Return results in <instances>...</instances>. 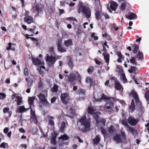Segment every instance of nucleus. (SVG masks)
<instances>
[{
    "mask_svg": "<svg viewBox=\"0 0 149 149\" xmlns=\"http://www.w3.org/2000/svg\"><path fill=\"white\" fill-rule=\"evenodd\" d=\"M37 130V129L36 127H34L33 128L32 130V132L33 134L36 133Z\"/></svg>",
    "mask_w": 149,
    "mask_h": 149,
    "instance_id": "60",
    "label": "nucleus"
},
{
    "mask_svg": "<svg viewBox=\"0 0 149 149\" xmlns=\"http://www.w3.org/2000/svg\"><path fill=\"white\" fill-rule=\"evenodd\" d=\"M115 87L117 90H123V89L122 85H121L120 82H117L116 81H115Z\"/></svg>",
    "mask_w": 149,
    "mask_h": 149,
    "instance_id": "22",
    "label": "nucleus"
},
{
    "mask_svg": "<svg viewBox=\"0 0 149 149\" xmlns=\"http://www.w3.org/2000/svg\"><path fill=\"white\" fill-rule=\"evenodd\" d=\"M74 138L75 139H78L79 140V142H80V143H83V140H82L80 138V137L78 136H74Z\"/></svg>",
    "mask_w": 149,
    "mask_h": 149,
    "instance_id": "57",
    "label": "nucleus"
},
{
    "mask_svg": "<svg viewBox=\"0 0 149 149\" xmlns=\"http://www.w3.org/2000/svg\"><path fill=\"white\" fill-rule=\"evenodd\" d=\"M122 123L123 124L124 126L127 127L128 126H129V125L127 124V122L125 120H123L122 121Z\"/></svg>",
    "mask_w": 149,
    "mask_h": 149,
    "instance_id": "58",
    "label": "nucleus"
},
{
    "mask_svg": "<svg viewBox=\"0 0 149 149\" xmlns=\"http://www.w3.org/2000/svg\"><path fill=\"white\" fill-rule=\"evenodd\" d=\"M68 64L70 68L71 69H72L74 67V65L72 61L71 58L69 59L68 60Z\"/></svg>",
    "mask_w": 149,
    "mask_h": 149,
    "instance_id": "41",
    "label": "nucleus"
},
{
    "mask_svg": "<svg viewBox=\"0 0 149 149\" xmlns=\"http://www.w3.org/2000/svg\"><path fill=\"white\" fill-rule=\"evenodd\" d=\"M42 79L41 77L39 78V80L38 84L39 88H41L42 87L43 84L42 81Z\"/></svg>",
    "mask_w": 149,
    "mask_h": 149,
    "instance_id": "38",
    "label": "nucleus"
},
{
    "mask_svg": "<svg viewBox=\"0 0 149 149\" xmlns=\"http://www.w3.org/2000/svg\"><path fill=\"white\" fill-rule=\"evenodd\" d=\"M103 121L104 122V121H105L104 122V126L105 125V123L106 121V120L105 119L103 118H100V119L99 120V125H97V122H96L95 123V125H96L98 127H99L100 128L102 126V124L103 123Z\"/></svg>",
    "mask_w": 149,
    "mask_h": 149,
    "instance_id": "21",
    "label": "nucleus"
},
{
    "mask_svg": "<svg viewBox=\"0 0 149 149\" xmlns=\"http://www.w3.org/2000/svg\"><path fill=\"white\" fill-rule=\"evenodd\" d=\"M135 109V105H131L129 107V110L131 113H132Z\"/></svg>",
    "mask_w": 149,
    "mask_h": 149,
    "instance_id": "40",
    "label": "nucleus"
},
{
    "mask_svg": "<svg viewBox=\"0 0 149 149\" xmlns=\"http://www.w3.org/2000/svg\"><path fill=\"white\" fill-rule=\"evenodd\" d=\"M145 97L147 101L149 100V91H147L145 94Z\"/></svg>",
    "mask_w": 149,
    "mask_h": 149,
    "instance_id": "49",
    "label": "nucleus"
},
{
    "mask_svg": "<svg viewBox=\"0 0 149 149\" xmlns=\"http://www.w3.org/2000/svg\"><path fill=\"white\" fill-rule=\"evenodd\" d=\"M71 74L73 77H74V79H77V80L79 81L80 83L81 82V77L80 74L78 72H77L75 74Z\"/></svg>",
    "mask_w": 149,
    "mask_h": 149,
    "instance_id": "24",
    "label": "nucleus"
},
{
    "mask_svg": "<svg viewBox=\"0 0 149 149\" xmlns=\"http://www.w3.org/2000/svg\"><path fill=\"white\" fill-rule=\"evenodd\" d=\"M66 19L70 21H74L77 22V20L75 17H70L66 18Z\"/></svg>",
    "mask_w": 149,
    "mask_h": 149,
    "instance_id": "51",
    "label": "nucleus"
},
{
    "mask_svg": "<svg viewBox=\"0 0 149 149\" xmlns=\"http://www.w3.org/2000/svg\"><path fill=\"white\" fill-rule=\"evenodd\" d=\"M103 15L100 10H97L95 11V17L97 20L100 19H101L102 16Z\"/></svg>",
    "mask_w": 149,
    "mask_h": 149,
    "instance_id": "11",
    "label": "nucleus"
},
{
    "mask_svg": "<svg viewBox=\"0 0 149 149\" xmlns=\"http://www.w3.org/2000/svg\"><path fill=\"white\" fill-rule=\"evenodd\" d=\"M26 81L27 82V86L29 88H31L33 85V80L30 77L26 78Z\"/></svg>",
    "mask_w": 149,
    "mask_h": 149,
    "instance_id": "18",
    "label": "nucleus"
},
{
    "mask_svg": "<svg viewBox=\"0 0 149 149\" xmlns=\"http://www.w3.org/2000/svg\"><path fill=\"white\" fill-rule=\"evenodd\" d=\"M94 61L96 64L98 65H100L101 62L97 58H95L94 59Z\"/></svg>",
    "mask_w": 149,
    "mask_h": 149,
    "instance_id": "63",
    "label": "nucleus"
},
{
    "mask_svg": "<svg viewBox=\"0 0 149 149\" xmlns=\"http://www.w3.org/2000/svg\"><path fill=\"white\" fill-rule=\"evenodd\" d=\"M118 6L116 3L115 2H113L110 5V8L113 10H115Z\"/></svg>",
    "mask_w": 149,
    "mask_h": 149,
    "instance_id": "31",
    "label": "nucleus"
},
{
    "mask_svg": "<svg viewBox=\"0 0 149 149\" xmlns=\"http://www.w3.org/2000/svg\"><path fill=\"white\" fill-rule=\"evenodd\" d=\"M130 95H132V97L134 99L135 101L138 100L139 96L137 93L134 90H132L130 93Z\"/></svg>",
    "mask_w": 149,
    "mask_h": 149,
    "instance_id": "16",
    "label": "nucleus"
},
{
    "mask_svg": "<svg viewBox=\"0 0 149 149\" xmlns=\"http://www.w3.org/2000/svg\"><path fill=\"white\" fill-rule=\"evenodd\" d=\"M120 78L121 79L123 80V81L124 83L127 82V79L126 78L125 74L124 73H123L121 74L120 75Z\"/></svg>",
    "mask_w": 149,
    "mask_h": 149,
    "instance_id": "39",
    "label": "nucleus"
},
{
    "mask_svg": "<svg viewBox=\"0 0 149 149\" xmlns=\"http://www.w3.org/2000/svg\"><path fill=\"white\" fill-rule=\"evenodd\" d=\"M78 7V13L79 14L81 13L83 14L87 18L91 17V11L89 7L84 5L83 3L81 2L79 3Z\"/></svg>",
    "mask_w": 149,
    "mask_h": 149,
    "instance_id": "1",
    "label": "nucleus"
},
{
    "mask_svg": "<svg viewBox=\"0 0 149 149\" xmlns=\"http://www.w3.org/2000/svg\"><path fill=\"white\" fill-rule=\"evenodd\" d=\"M108 131L109 133L112 134L116 131L115 128L112 125H111L109 128Z\"/></svg>",
    "mask_w": 149,
    "mask_h": 149,
    "instance_id": "35",
    "label": "nucleus"
},
{
    "mask_svg": "<svg viewBox=\"0 0 149 149\" xmlns=\"http://www.w3.org/2000/svg\"><path fill=\"white\" fill-rule=\"evenodd\" d=\"M93 72V67L90 66L88 69V72L89 74H91Z\"/></svg>",
    "mask_w": 149,
    "mask_h": 149,
    "instance_id": "52",
    "label": "nucleus"
},
{
    "mask_svg": "<svg viewBox=\"0 0 149 149\" xmlns=\"http://www.w3.org/2000/svg\"><path fill=\"white\" fill-rule=\"evenodd\" d=\"M12 44V43L10 42L8 43V46L6 48V49L7 50H8L11 49Z\"/></svg>",
    "mask_w": 149,
    "mask_h": 149,
    "instance_id": "62",
    "label": "nucleus"
},
{
    "mask_svg": "<svg viewBox=\"0 0 149 149\" xmlns=\"http://www.w3.org/2000/svg\"><path fill=\"white\" fill-rule=\"evenodd\" d=\"M99 113L100 112H97L94 113L93 115V118L96 120V122H97V125H99V120L100 119V118H99L100 117L99 115Z\"/></svg>",
    "mask_w": 149,
    "mask_h": 149,
    "instance_id": "19",
    "label": "nucleus"
},
{
    "mask_svg": "<svg viewBox=\"0 0 149 149\" xmlns=\"http://www.w3.org/2000/svg\"><path fill=\"white\" fill-rule=\"evenodd\" d=\"M136 58L134 57H132L130 59V61L131 63L136 65L137 64V63L136 61Z\"/></svg>",
    "mask_w": 149,
    "mask_h": 149,
    "instance_id": "36",
    "label": "nucleus"
},
{
    "mask_svg": "<svg viewBox=\"0 0 149 149\" xmlns=\"http://www.w3.org/2000/svg\"><path fill=\"white\" fill-rule=\"evenodd\" d=\"M54 55L47 54L46 60L48 62V66L49 67H52L55 64L56 60V57Z\"/></svg>",
    "mask_w": 149,
    "mask_h": 149,
    "instance_id": "5",
    "label": "nucleus"
},
{
    "mask_svg": "<svg viewBox=\"0 0 149 149\" xmlns=\"http://www.w3.org/2000/svg\"><path fill=\"white\" fill-rule=\"evenodd\" d=\"M76 93L77 94L85 95L86 93V91L82 88H79L76 92Z\"/></svg>",
    "mask_w": 149,
    "mask_h": 149,
    "instance_id": "23",
    "label": "nucleus"
},
{
    "mask_svg": "<svg viewBox=\"0 0 149 149\" xmlns=\"http://www.w3.org/2000/svg\"><path fill=\"white\" fill-rule=\"evenodd\" d=\"M9 111V109L8 107H5L3 109V111L4 113H8Z\"/></svg>",
    "mask_w": 149,
    "mask_h": 149,
    "instance_id": "56",
    "label": "nucleus"
},
{
    "mask_svg": "<svg viewBox=\"0 0 149 149\" xmlns=\"http://www.w3.org/2000/svg\"><path fill=\"white\" fill-rule=\"evenodd\" d=\"M59 139H61L63 140H66L69 139V137L68 135L66 134H64L61 135V136L59 138Z\"/></svg>",
    "mask_w": 149,
    "mask_h": 149,
    "instance_id": "37",
    "label": "nucleus"
},
{
    "mask_svg": "<svg viewBox=\"0 0 149 149\" xmlns=\"http://www.w3.org/2000/svg\"><path fill=\"white\" fill-rule=\"evenodd\" d=\"M33 9L34 12H36L37 13H38L39 11L41 10V8L39 7V5L37 4L33 7Z\"/></svg>",
    "mask_w": 149,
    "mask_h": 149,
    "instance_id": "32",
    "label": "nucleus"
},
{
    "mask_svg": "<svg viewBox=\"0 0 149 149\" xmlns=\"http://www.w3.org/2000/svg\"><path fill=\"white\" fill-rule=\"evenodd\" d=\"M126 2H123V3L120 6V9L122 10H124L125 9L126 7Z\"/></svg>",
    "mask_w": 149,
    "mask_h": 149,
    "instance_id": "44",
    "label": "nucleus"
},
{
    "mask_svg": "<svg viewBox=\"0 0 149 149\" xmlns=\"http://www.w3.org/2000/svg\"><path fill=\"white\" fill-rule=\"evenodd\" d=\"M126 139L125 134L124 132H121V134H116L113 137V140L118 143H121L123 140Z\"/></svg>",
    "mask_w": 149,
    "mask_h": 149,
    "instance_id": "4",
    "label": "nucleus"
},
{
    "mask_svg": "<svg viewBox=\"0 0 149 149\" xmlns=\"http://www.w3.org/2000/svg\"><path fill=\"white\" fill-rule=\"evenodd\" d=\"M48 124L51 125L52 127H54V121L51 119L49 120Z\"/></svg>",
    "mask_w": 149,
    "mask_h": 149,
    "instance_id": "53",
    "label": "nucleus"
},
{
    "mask_svg": "<svg viewBox=\"0 0 149 149\" xmlns=\"http://www.w3.org/2000/svg\"><path fill=\"white\" fill-rule=\"evenodd\" d=\"M68 81L71 83L73 82L75 80L74 77H73L72 74H71L68 78Z\"/></svg>",
    "mask_w": 149,
    "mask_h": 149,
    "instance_id": "45",
    "label": "nucleus"
},
{
    "mask_svg": "<svg viewBox=\"0 0 149 149\" xmlns=\"http://www.w3.org/2000/svg\"><path fill=\"white\" fill-rule=\"evenodd\" d=\"M64 44L65 46L67 47H69L73 45L72 40L69 39L64 41Z\"/></svg>",
    "mask_w": 149,
    "mask_h": 149,
    "instance_id": "17",
    "label": "nucleus"
},
{
    "mask_svg": "<svg viewBox=\"0 0 149 149\" xmlns=\"http://www.w3.org/2000/svg\"><path fill=\"white\" fill-rule=\"evenodd\" d=\"M68 97L69 95L67 93L61 94V100L66 108H68L71 105L70 101L71 100Z\"/></svg>",
    "mask_w": 149,
    "mask_h": 149,
    "instance_id": "3",
    "label": "nucleus"
},
{
    "mask_svg": "<svg viewBox=\"0 0 149 149\" xmlns=\"http://www.w3.org/2000/svg\"><path fill=\"white\" fill-rule=\"evenodd\" d=\"M111 106L110 105H107L106 104V108L107 109H108L109 110V111H111V106Z\"/></svg>",
    "mask_w": 149,
    "mask_h": 149,
    "instance_id": "64",
    "label": "nucleus"
},
{
    "mask_svg": "<svg viewBox=\"0 0 149 149\" xmlns=\"http://www.w3.org/2000/svg\"><path fill=\"white\" fill-rule=\"evenodd\" d=\"M58 86L56 84H54V86L52 87V90L54 92H56L58 91Z\"/></svg>",
    "mask_w": 149,
    "mask_h": 149,
    "instance_id": "48",
    "label": "nucleus"
},
{
    "mask_svg": "<svg viewBox=\"0 0 149 149\" xmlns=\"http://www.w3.org/2000/svg\"><path fill=\"white\" fill-rule=\"evenodd\" d=\"M62 40L61 39H59L58 40L57 43L58 51L61 52H66L67 50L62 45Z\"/></svg>",
    "mask_w": 149,
    "mask_h": 149,
    "instance_id": "7",
    "label": "nucleus"
},
{
    "mask_svg": "<svg viewBox=\"0 0 149 149\" xmlns=\"http://www.w3.org/2000/svg\"><path fill=\"white\" fill-rule=\"evenodd\" d=\"M24 74L25 75L27 76L29 75L28 69L27 68H25L24 70Z\"/></svg>",
    "mask_w": 149,
    "mask_h": 149,
    "instance_id": "54",
    "label": "nucleus"
},
{
    "mask_svg": "<svg viewBox=\"0 0 149 149\" xmlns=\"http://www.w3.org/2000/svg\"><path fill=\"white\" fill-rule=\"evenodd\" d=\"M32 62L35 65H40L42 63L41 60L39 59L38 58H33Z\"/></svg>",
    "mask_w": 149,
    "mask_h": 149,
    "instance_id": "26",
    "label": "nucleus"
},
{
    "mask_svg": "<svg viewBox=\"0 0 149 149\" xmlns=\"http://www.w3.org/2000/svg\"><path fill=\"white\" fill-rule=\"evenodd\" d=\"M125 17L127 18L132 20L136 18V14L132 12H129L126 15Z\"/></svg>",
    "mask_w": 149,
    "mask_h": 149,
    "instance_id": "9",
    "label": "nucleus"
},
{
    "mask_svg": "<svg viewBox=\"0 0 149 149\" xmlns=\"http://www.w3.org/2000/svg\"><path fill=\"white\" fill-rule=\"evenodd\" d=\"M93 81L92 79L91 78L89 77H87L86 78V81L87 83H89L90 82H91Z\"/></svg>",
    "mask_w": 149,
    "mask_h": 149,
    "instance_id": "50",
    "label": "nucleus"
},
{
    "mask_svg": "<svg viewBox=\"0 0 149 149\" xmlns=\"http://www.w3.org/2000/svg\"><path fill=\"white\" fill-rule=\"evenodd\" d=\"M38 97L40 103L47 99L45 97V95L42 94V93H40L39 95L38 96Z\"/></svg>",
    "mask_w": 149,
    "mask_h": 149,
    "instance_id": "25",
    "label": "nucleus"
},
{
    "mask_svg": "<svg viewBox=\"0 0 149 149\" xmlns=\"http://www.w3.org/2000/svg\"><path fill=\"white\" fill-rule=\"evenodd\" d=\"M127 122L130 125L135 126L139 122V120L135 119L134 117L130 116L127 119Z\"/></svg>",
    "mask_w": 149,
    "mask_h": 149,
    "instance_id": "6",
    "label": "nucleus"
},
{
    "mask_svg": "<svg viewBox=\"0 0 149 149\" xmlns=\"http://www.w3.org/2000/svg\"><path fill=\"white\" fill-rule=\"evenodd\" d=\"M138 70V68L136 67L131 66L130 69L128 70L129 72L130 73H134L135 74V75L136 74V71Z\"/></svg>",
    "mask_w": 149,
    "mask_h": 149,
    "instance_id": "28",
    "label": "nucleus"
},
{
    "mask_svg": "<svg viewBox=\"0 0 149 149\" xmlns=\"http://www.w3.org/2000/svg\"><path fill=\"white\" fill-rule=\"evenodd\" d=\"M135 57L138 58L139 60L143 61L144 59L143 53L139 51L138 53L136 54Z\"/></svg>",
    "mask_w": 149,
    "mask_h": 149,
    "instance_id": "13",
    "label": "nucleus"
},
{
    "mask_svg": "<svg viewBox=\"0 0 149 149\" xmlns=\"http://www.w3.org/2000/svg\"><path fill=\"white\" fill-rule=\"evenodd\" d=\"M34 99L35 97H33L29 98L28 104L30 106V108H31V107L33 108L35 107L34 104Z\"/></svg>",
    "mask_w": 149,
    "mask_h": 149,
    "instance_id": "15",
    "label": "nucleus"
},
{
    "mask_svg": "<svg viewBox=\"0 0 149 149\" xmlns=\"http://www.w3.org/2000/svg\"><path fill=\"white\" fill-rule=\"evenodd\" d=\"M101 97L102 100H110L111 99V98L110 97L107 96L106 95H105L104 94H102Z\"/></svg>",
    "mask_w": 149,
    "mask_h": 149,
    "instance_id": "46",
    "label": "nucleus"
},
{
    "mask_svg": "<svg viewBox=\"0 0 149 149\" xmlns=\"http://www.w3.org/2000/svg\"><path fill=\"white\" fill-rule=\"evenodd\" d=\"M79 121L82 125L84 126L83 128L81 129V130L84 132H86L89 131L90 130V122L87 120L86 116L84 115L81 118L78 119Z\"/></svg>",
    "mask_w": 149,
    "mask_h": 149,
    "instance_id": "2",
    "label": "nucleus"
},
{
    "mask_svg": "<svg viewBox=\"0 0 149 149\" xmlns=\"http://www.w3.org/2000/svg\"><path fill=\"white\" fill-rule=\"evenodd\" d=\"M54 47L52 46L49 48V53L47 54H49L54 55Z\"/></svg>",
    "mask_w": 149,
    "mask_h": 149,
    "instance_id": "42",
    "label": "nucleus"
},
{
    "mask_svg": "<svg viewBox=\"0 0 149 149\" xmlns=\"http://www.w3.org/2000/svg\"><path fill=\"white\" fill-rule=\"evenodd\" d=\"M17 100L16 101L17 102V105H19L22 104V98L19 96H17L16 97Z\"/></svg>",
    "mask_w": 149,
    "mask_h": 149,
    "instance_id": "34",
    "label": "nucleus"
},
{
    "mask_svg": "<svg viewBox=\"0 0 149 149\" xmlns=\"http://www.w3.org/2000/svg\"><path fill=\"white\" fill-rule=\"evenodd\" d=\"M132 46L133 49V53L135 54L137 53L138 51H139V45L136 44H130Z\"/></svg>",
    "mask_w": 149,
    "mask_h": 149,
    "instance_id": "14",
    "label": "nucleus"
},
{
    "mask_svg": "<svg viewBox=\"0 0 149 149\" xmlns=\"http://www.w3.org/2000/svg\"><path fill=\"white\" fill-rule=\"evenodd\" d=\"M12 44V43L10 42L8 43V46L6 48V49L7 50H8L11 49Z\"/></svg>",
    "mask_w": 149,
    "mask_h": 149,
    "instance_id": "61",
    "label": "nucleus"
},
{
    "mask_svg": "<svg viewBox=\"0 0 149 149\" xmlns=\"http://www.w3.org/2000/svg\"><path fill=\"white\" fill-rule=\"evenodd\" d=\"M30 114L31 116V118L33 120L36 121H37V120L35 114V111L34 110H33V109H32V107L30 108Z\"/></svg>",
    "mask_w": 149,
    "mask_h": 149,
    "instance_id": "12",
    "label": "nucleus"
},
{
    "mask_svg": "<svg viewBox=\"0 0 149 149\" xmlns=\"http://www.w3.org/2000/svg\"><path fill=\"white\" fill-rule=\"evenodd\" d=\"M24 21L28 24L33 22V18L31 16L26 15L24 18Z\"/></svg>",
    "mask_w": 149,
    "mask_h": 149,
    "instance_id": "8",
    "label": "nucleus"
},
{
    "mask_svg": "<svg viewBox=\"0 0 149 149\" xmlns=\"http://www.w3.org/2000/svg\"><path fill=\"white\" fill-rule=\"evenodd\" d=\"M25 110V108L24 106V105L21 106L19 107V111L20 113H21L23 112H24Z\"/></svg>",
    "mask_w": 149,
    "mask_h": 149,
    "instance_id": "47",
    "label": "nucleus"
},
{
    "mask_svg": "<svg viewBox=\"0 0 149 149\" xmlns=\"http://www.w3.org/2000/svg\"><path fill=\"white\" fill-rule=\"evenodd\" d=\"M100 138L99 136L97 135L95 138L93 139V145L95 146L97 145L100 143Z\"/></svg>",
    "mask_w": 149,
    "mask_h": 149,
    "instance_id": "10",
    "label": "nucleus"
},
{
    "mask_svg": "<svg viewBox=\"0 0 149 149\" xmlns=\"http://www.w3.org/2000/svg\"><path fill=\"white\" fill-rule=\"evenodd\" d=\"M104 122L105 121H104V122L103 121V123L102 124V127H101L100 128L101 129V132L102 133L104 137H105L106 136H107V132L106 130L103 128V127L104 126Z\"/></svg>",
    "mask_w": 149,
    "mask_h": 149,
    "instance_id": "27",
    "label": "nucleus"
},
{
    "mask_svg": "<svg viewBox=\"0 0 149 149\" xmlns=\"http://www.w3.org/2000/svg\"><path fill=\"white\" fill-rule=\"evenodd\" d=\"M136 102V105L138 107H141V103L139 100V99L138 98V100L137 101H135Z\"/></svg>",
    "mask_w": 149,
    "mask_h": 149,
    "instance_id": "55",
    "label": "nucleus"
},
{
    "mask_svg": "<svg viewBox=\"0 0 149 149\" xmlns=\"http://www.w3.org/2000/svg\"><path fill=\"white\" fill-rule=\"evenodd\" d=\"M43 105L44 106H45L46 107H49L51 106V104L47 101V100L46 99L44 100L43 102H41Z\"/></svg>",
    "mask_w": 149,
    "mask_h": 149,
    "instance_id": "33",
    "label": "nucleus"
},
{
    "mask_svg": "<svg viewBox=\"0 0 149 149\" xmlns=\"http://www.w3.org/2000/svg\"><path fill=\"white\" fill-rule=\"evenodd\" d=\"M94 111L93 108V107H88V113L92 114H93Z\"/></svg>",
    "mask_w": 149,
    "mask_h": 149,
    "instance_id": "43",
    "label": "nucleus"
},
{
    "mask_svg": "<svg viewBox=\"0 0 149 149\" xmlns=\"http://www.w3.org/2000/svg\"><path fill=\"white\" fill-rule=\"evenodd\" d=\"M127 127L128 128V130L132 132H134V129L132 127H130L129 125V126H128Z\"/></svg>",
    "mask_w": 149,
    "mask_h": 149,
    "instance_id": "59",
    "label": "nucleus"
},
{
    "mask_svg": "<svg viewBox=\"0 0 149 149\" xmlns=\"http://www.w3.org/2000/svg\"><path fill=\"white\" fill-rule=\"evenodd\" d=\"M119 58L117 59V61L118 63H121L122 61L121 59H123V56L120 52H118L116 53Z\"/></svg>",
    "mask_w": 149,
    "mask_h": 149,
    "instance_id": "30",
    "label": "nucleus"
},
{
    "mask_svg": "<svg viewBox=\"0 0 149 149\" xmlns=\"http://www.w3.org/2000/svg\"><path fill=\"white\" fill-rule=\"evenodd\" d=\"M66 123L64 121L61 124V126L59 129V131L60 132H63L65 130V128L66 127Z\"/></svg>",
    "mask_w": 149,
    "mask_h": 149,
    "instance_id": "29",
    "label": "nucleus"
},
{
    "mask_svg": "<svg viewBox=\"0 0 149 149\" xmlns=\"http://www.w3.org/2000/svg\"><path fill=\"white\" fill-rule=\"evenodd\" d=\"M102 55L104 57V58L105 60V62L107 63L108 65L109 63V55L108 54H107L106 53H103Z\"/></svg>",
    "mask_w": 149,
    "mask_h": 149,
    "instance_id": "20",
    "label": "nucleus"
}]
</instances>
